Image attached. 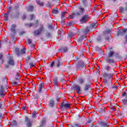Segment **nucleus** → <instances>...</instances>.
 Segmentation results:
<instances>
[{
  "instance_id": "f257e3e1",
  "label": "nucleus",
  "mask_w": 127,
  "mask_h": 127,
  "mask_svg": "<svg viewBox=\"0 0 127 127\" xmlns=\"http://www.w3.org/2000/svg\"><path fill=\"white\" fill-rule=\"evenodd\" d=\"M86 12V9L85 8L82 7V6H79L78 7V11H76L74 12L73 14V16H77L79 15H81V14H84Z\"/></svg>"
},
{
  "instance_id": "f03ea898",
  "label": "nucleus",
  "mask_w": 127,
  "mask_h": 127,
  "mask_svg": "<svg viewBox=\"0 0 127 127\" xmlns=\"http://www.w3.org/2000/svg\"><path fill=\"white\" fill-rule=\"evenodd\" d=\"M89 18H90V17H89V15L86 14L81 17V18L80 20V21L81 23H85L87 22Z\"/></svg>"
},
{
  "instance_id": "7ed1b4c3",
  "label": "nucleus",
  "mask_w": 127,
  "mask_h": 127,
  "mask_svg": "<svg viewBox=\"0 0 127 127\" xmlns=\"http://www.w3.org/2000/svg\"><path fill=\"white\" fill-rule=\"evenodd\" d=\"M43 30V26L41 25L39 29L35 30L34 32V34L35 36H37V35H39V34H40V33L42 32Z\"/></svg>"
},
{
  "instance_id": "20e7f679",
  "label": "nucleus",
  "mask_w": 127,
  "mask_h": 127,
  "mask_svg": "<svg viewBox=\"0 0 127 127\" xmlns=\"http://www.w3.org/2000/svg\"><path fill=\"white\" fill-rule=\"evenodd\" d=\"M122 96L123 97H125V98L122 100L123 106H127V93L126 92L123 93Z\"/></svg>"
},
{
  "instance_id": "39448f33",
  "label": "nucleus",
  "mask_w": 127,
  "mask_h": 127,
  "mask_svg": "<svg viewBox=\"0 0 127 127\" xmlns=\"http://www.w3.org/2000/svg\"><path fill=\"white\" fill-rule=\"evenodd\" d=\"M5 95V92H4V89L2 85L0 86V96L1 98H3Z\"/></svg>"
},
{
  "instance_id": "423d86ee",
  "label": "nucleus",
  "mask_w": 127,
  "mask_h": 127,
  "mask_svg": "<svg viewBox=\"0 0 127 127\" xmlns=\"http://www.w3.org/2000/svg\"><path fill=\"white\" fill-rule=\"evenodd\" d=\"M74 90H76L77 94H81V87L78 85H75L73 86Z\"/></svg>"
},
{
  "instance_id": "0eeeda50",
  "label": "nucleus",
  "mask_w": 127,
  "mask_h": 127,
  "mask_svg": "<svg viewBox=\"0 0 127 127\" xmlns=\"http://www.w3.org/2000/svg\"><path fill=\"white\" fill-rule=\"evenodd\" d=\"M86 65L85 64V63L83 62H80L77 65V69L79 70L80 68H83V67H85Z\"/></svg>"
},
{
  "instance_id": "6e6552de",
  "label": "nucleus",
  "mask_w": 127,
  "mask_h": 127,
  "mask_svg": "<svg viewBox=\"0 0 127 127\" xmlns=\"http://www.w3.org/2000/svg\"><path fill=\"white\" fill-rule=\"evenodd\" d=\"M25 122H27V126L28 127H31V122H30V119H28L27 116L25 117Z\"/></svg>"
},
{
  "instance_id": "1a4fd4ad",
  "label": "nucleus",
  "mask_w": 127,
  "mask_h": 127,
  "mask_svg": "<svg viewBox=\"0 0 127 127\" xmlns=\"http://www.w3.org/2000/svg\"><path fill=\"white\" fill-rule=\"evenodd\" d=\"M106 61L107 62V63H109V64L115 63V61L112 59H110L109 57L106 59Z\"/></svg>"
},
{
  "instance_id": "9d476101",
  "label": "nucleus",
  "mask_w": 127,
  "mask_h": 127,
  "mask_svg": "<svg viewBox=\"0 0 127 127\" xmlns=\"http://www.w3.org/2000/svg\"><path fill=\"white\" fill-rule=\"evenodd\" d=\"M44 89V83H41L39 85L38 91L40 93Z\"/></svg>"
},
{
  "instance_id": "9b49d317",
  "label": "nucleus",
  "mask_w": 127,
  "mask_h": 127,
  "mask_svg": "<svg viewBox=\"0 0 127 127\" xmlns=\"http://www.w3.org/2000/svg\"><path fill=\"white\" fill-rule=\"evenodd\" d=\"M127 29H124L122 30V32L121 31H119L118 32V35H124L126 32H127Z\"/></svg>"
},
{
  "instance_id": "f8f14e48",
  "label": "nucleus",
  "mask_w": 127,
  "mask_h": 127,
  "mask_svg": "<svg viewBox=\"0 0 127 127\" xmlns=\"http://www.w3.org/2000/svg\"><path fill=\"white\" fill-rule=\"evenodd\" d=\"M61 106L62 107H64L65 109H69L70 108V104L68 103H62Z\"/></svg>"
},
{
  "instance_id": "ddd939ff",
  "label": "nucleus",
  "mask_w": 127,
  "mask_h": 127,
  "mask_svg": "<svg viewBox=\"0 0 127 127\" xmlns=\"http://www.w3.org/2000/svg\"><path fill=\"white\" fill-rule=\"evenodd\" d=\"M84 39H86V36L85 35L80 36V37L78 39L77 41H78V42H82V41H83Z\"/></svg>"
},
{
  "instance_id": "4468645a",
  "label": "nucleus",
  "mask_w": 127,
  "mask_h": 127,
  "mask_svg": "<svg viewBox=\"0 0 127 127\" xmlns=\"http://www.w3.org/2000/svg\"><path fill=\"white\" fill-rule=\"evenodd\" d=\"M15 27H16V25L15 24H13L11 26V31L14 33H15Z\"/></svg>"
},
{
  "instance_id": "2eb2a0df",
  "label": "nucleus",
  "mask_w": 127,
  "mask_h": 127,
  "mask_svg": "<svg viewBox=\"0 0 127 127\" xmlns=\"http://www.w3.org/2000/svg\"><path fill=\"white\" fill-rule=\"evenodd\" d=\"M28 25L29 27H30L31 26H35V27H36L37 26V25H38V21H37L35 24H33V23H31L29 24Z\"/></svg>"
},
{
  "instance_id": "dca6fc26",
  "label": "nucleus",
  "mask_w": 127,
  "mask_h": 127,
  "mask_svg": "<svg viewBox=\"0 0 127 127\" xmlns=\"http://www.w3.org/2000/svg\"><path fill=\"white\" fill-rule=\"evenodd\" d=\"M104 69H105V70H106V71H107V72H109V71H110V70H111V66H110V65H109V64L106 65L104 66Z\"/></svg>"
},
{
  "instance_id": "f3484780",
  "label": "nucleus",
  "mask_w": 127,
  "mask_h": 127,
  "mask_svg": "<svg viewBox=\"0 0 127 127\" xmlns=\"http://www.w3.org/2000/svg\"><path fill=\"white\" fill-rule=\"evenodd\" d=\"M8 64L10 65H14V62L12 59H10L8 62Z\"/></svg>"
},
{
  "instance_id": "a211bd4d",
  "label": "nucleus",
  "mask_w": 127,
  "mask_h": 127,
  "mask_svg": "<svg viewBox=\"0 0 127 127\" xmlns=\"http://www.w3.org/2000/svg\"><path fill=\"white\" fill-rule=\"evenodd\" d=\"M91 30H92V29L91 28H90V27H86L85 28V31H84V33L85 34H86V33H88V32H90V31H91Z\"/></svg>"
},
{
  "instance_id": "6ab92c4d",
  "label": "nucleus",
  "mask_w": 127,
  "mask_h": 127,
  "mask_svg": "<svg viewBox=\"0 0 127 127\" xmlns=\"http://www.w3.org/2000/svg\"><path fill=\"white\" fill-rule=\"evenodd\" d=\"M89 27L91 29H93V28H96V27H97V26H96V24L95 23H92Z\"/></svg>"
},
{
  "instance_id": "aec40b11",
  "label": "nucleus",
  "mask_w": 127,
  "mask_h": 127,
  "mask_svg": "<svg viewBox=\"0 0 127 127\" xmlns=\"http://www.w3.org/2000/svg\"><path fill=\"white\" fill-rule=\"evenodd\" d=\"M89 89H90V85L86 84L84 86V90L87 91Z\"/></svg>"
},
{
  "instance_id": "412c9836",
  "label": "nucleus",
  "mask_w": 127,
  "mask_h": 127,
  "mask_svg": "<svg viewBox=\"0 0 127 127\" xmlns=\"http://www.w3.org/2000/svg\"><path fill=\"white\" fill-rule=\"evenodd\" d=\"M66 11L62 12L61 13V18L62 19H64L65 18V14H66Z\"/></svg>"
},
{
  "instance_id": "4be33fe9",
  "label": "nucleus",
  "mask_w": 127,
  "mask_h": 127,
  "mask_svg": "<svg viewBox=\"0 0 127 127\" xmlns=\"http://www.w3.org/2000/svg\"><path fill=\"white\" fill-rule=\"evenodd\" d=\"M44 126H45V121L42 120L40 124V127H44Z\"/></svg>"
},
{
  "instance_id": "5701e85b",
  "label": "nucleus",
  "mask_w": 127,
  "mask_h": 127,
  "mask_svg": "<svg viewBox=\"0 0 127 127\" xmlns=\"http://www.w3.org/2000/svg\"><path fill=\"white\" fill-rule=\"evenodd\" d=\"M103 77H108V75L110 76V77H112V73H107L106 72L102 74Z\"/></svg>"
},
{
  "instance_id": "b1692460",
  "label": "nucleus",
  "mask_w": 127,
  "mask_h": 127,
  "mask_svg": "<svg viewBox=\"0 0 127 127\" xmlns=\"http://www.w3.org/2000/svg\"><path fill=\"white\" fill-rule=\"evenodd\" d=\"M54 84L55 86H57V84H58V82L57 81V78L56 77L54 78Z\"/></svg>"
},
{
  "instance_id": "393cba45",
  "label": "nucleus",
  "mask_w": 127,
  "mask_h": 127,
  "mask_svg": "<svg viewBox=\"0 0 127 127\" xmlns=\"http://www.w3.org/2000/svg\"><path fill=\"white\" fill-rule=\"evenodd\" d=\"M59 12V10L57 9V8H55L53 10V13H54V14H57Z\"/></svg>"
},
{
  "instance_id": "a878e982",
  "label": "nucleus",
  "mask_w": 127,
  "mask_h": 127,
  "mask_svg": "<svg viewBox=\"0 0 127 127\" xmlns=\"http://www.w3.org/2000/svg\"><path fill=\"white\" fill-rule=\"evenodd\" d=\"M100 125L102 127H108V124L107 123L101 122Z\"/></svg>"
},
{
  "instance_id": "bb28decb",
  "label": "nucleus",
  "mask_w": 127,
  "mask_h": 127,
  "mask_svg": "<svg viewBox=\"0 0 127 127\" xmlns=\"http://www.w3.org/2000/svg\"><path fill=\"white\" fill-rule=\"evenodd\" d=\"M36 115H37V112L34 111L32 113V118L35 119L36 118Z\"/></svg>"
},
{
  "instance_id": "cd10ccee",
  "label": "nucleus",
  "mask_w": 127,
  "mask_h": 127,
  "mask_svg": "<svg viewBox=\"0 0 127 127\" xmlns=\"http://www.w3.org/2000/svg\"><path fill=\"white\" fill-rule=\"evenodd\" d=\"M114 52L111 51L109 54L108 57L109 58H111V57H112V56L114 55Z\"/></svg>"
},
{
  "instance_id": "c85d7f7f",
  "label": "nucleus",
  "mask_w": 127,
  "mask_h": 127,
  "mask_svg": "<svg viewBox=\"0 0 127 127\" xmlns=\"http://www.w3.org/2000/svg\"><path fill=\"white\" fill-rule=\"evenodd\" d=\"M16 54H17V56H19V55H20V52H19V49H16Z\"/></svg>"
},
{
  "instance_id": "c756f323",
  "label": "nucleus",
  "mask_w": 127,
  "mask_h": 127,
  "mask_svg": "<svg viewBox=\"0 0 127 127\" xmlns=\"http://www.w3.org/2000/svg\"><path fill=\"white\" fill-rule=\"evenodd\" d=\"M53 106H54V101L50 100V106L53 107Z\"/></svg>"
},
{
  "instance_id": "7c9ffc66",
  "label": "nucleus",
  "mask_w": 127,
  "mask_h": 127,
  "mask_svg": "<svg viewBox=\"0 0 127 127\" xmlns=\"http://www.w3.org/2000/svg\"><path fill=\"white\" fill-rule=\"evenodd\" d=\"M36 1L38 4H39V5H41V6L43 5V2H41L39 0H37Z\"/></svg>"
},
{
  "instance_id": "2f4dec72",
  "label": "nucleus",
  "mask_w": 127,
  "mask_h": 127,
  "mask_svg": "<svg viewBox=\"0 0 127 127\" xmlns=\"http://www.w3.org/2000/svg\"><path fill=\"white\" fill-rule=\"evenodd\" d=\"M104 33L105 34H109V33H111V30L110 29H109V30H106Z\"/></svg>"
},
{
  "instance_id": "473e14b6",
  "label": "nucleus",
  "mask_w": 127,
  "mask_h": 127,
  "mask_svg": "<svg viewBox=\"0 0 127 127\" xmlns=\"http://www.w3.org/2000/svg\"><path fill=\"white\" fill-rule=\"evenodd\" d=\"M84 81L83 78H81L79 80V84H83Z\"/></svg>"
},
{
  "instance_id": "72a5a7b5",
  "label": "nucleus",
  "mask_w": 127,
  "mask_h": 127,
  "mask_svg": "<svg viewBox=\"0 0 127 127\" xmlns=\"http://www.w3.org/2000/svg\"><path fill=\"white\" fill-rule=\"evenodd\" d=\"M35 65H36L35 63H31L29 64V65L30 66V67H34Z\"/></svg>"
},
{
  "instance_id": "f704fd0d",
  "label": "nucleus",
  "mask_w": 127,
  "mask_h": 127,
  "mask_svg": "<svg viewBox=\"0 0 127 127\" xmlns=\"http://www.w3.org/2000/svg\"><path fill=\"white\" fill-rule=\"evenodd\" d=\"M68 35L69 36H70V37H72V36H74V34L72 32H69L68 33Z\"/></svg>"
},
{
  "instance_id": "c9c22d12",
  "label": "nucleus",
  "mask_w": 127,
  "mask_h": 127,
  "mask_svg": "<svg viewBox=\"0 0 127 127\" xmlns=\"http://www.w3.org/2000/svg\"><path fill=\"white\" fill-rule=\"evenodd\" d=\"M28 9L29 11H33V6H30Z\"/></svg>"
},
{
  "instance_id": "e433bc0d",
  "label": "nucleus",
  "mask_w": 127,
  "mask_h": 127,
  "mask_svg": "<svg viewBox=\"0 0 127 127\" xmlns=\"http://www.w3.org/2000/svg\"><path fill=\"white\" fill-rule=\"evenodd\" d=\"M16 125H17L16 121H14L11 123V127H12V126H16Z\"/></svg>"
},
{
  "instance_id": "4c0bfd02",
  "label": "nucleus",
  "mask_w": 127,
  "mask_h": 127,
  "mask_svg": "<svg viewBox=\"0 0 127 127\" xmlns=\"http://www.w3.org/2000/svg\"><path fill=\"white\" fill-rule=\"evenodd\" d=\"M70 127H80V125L78 124H75L74 126L71 125Z\"/></svg>"
},
{
  "instance_id": "58836bf2",
  "label": "nucleus",
  "mask_w": 127,
  "mask_h": 127,
  "mask_svg": "<svg viewBox=\"0 0 127 127\" xmlns=\"http://www.w3.org/2000/svg\"><path fill=\"white\" fill-rule=\"evenodd\" d=\"M99 112L100 113H105V107H102Z\"/></svg>"
},
{
  "instance_id": "ea45409f",
  "label": "nucleus",
  "mask_w": 127,
  "mask_h": 127,
  "mask_svg": "<svg viewBox=\"0 0 127 127\" xmlns=\"http://www.w3.org/2000/svg\"><path fill=\"white\" fill-rule=\"evenodd\" d=\"M0 60H1V62L3 63V60H2V54L1 53L0 54Z\"/></svg>"
},
{
  "instance_id": "a19ab883",
  "label": "nucleus",
  "mask_w": 127,
  "mask_h": 127,
  "mask_svg": "<svg viewBox=\"0 0 127 127\" xmlns=\"http://www.w3.org/2000/svg\"><path fill=\"white\" fill-rule=\"evenodd\" d=\"M5 20L7 21L8 20V17L7 16V14H5L4 15Z\"/></svg>"
},
{
  "instance_id": "79ce46f5",
  "label": "nucleus",
  "mask_w": 127,
  "mask_h": 127,
  "mask_svg": "<svg viewBox=\"0 0 127 127\" xmlns=\"http://www.w3.org/2000/svg\"><path fill=\"white\" fill-rule=\"evenodd\" d=\"M67 51H68V48L67 47H64L63 49V52H67Z\"/></svg>"
},
{
  "instance_id": "37998d69",
  "label": "nucleus",
  "mask_w": 127,
  "mask_h": 127,
  "mask_svg": "<svg viewBox=\"0 0 127 127\" xmlns=\"http://www.w3.org/2000/svg\"><path fill=\"white\" fill-rule=\"evenodd\" d=\"M21 54H24L25 53V50L24 49L21 50Z\"/></svg>"
},
{
  "instance_id": "c03bdc74",
  "label": "nucleus",
  "mask_w": 127,
  "mask_h": 127,
  "mask_svg": "<svg viewBox=\"0 0 127 127\" xmlns=\"http://www.w3.org/2000/svg\"><path fill=\"white\" fill-rule=\"evenodd\" d=\"M120 12H124V8L123 7H121L120 8Z\"/></svg>"
},
{
  "instance_id": "a18cd8bd",
  "label": "nucleus",
  "mask_w": 127,
  "mask_h": 127,
  "mask_svg": "<svg viewBox=\"0 0 127 127\" xmlns=\"http://www.w3.org/2000/svg\"><path fill=\"white\" fill-rule=\"evenodd\" d=\"M30 17L31 19H33V18H34V15H33V14L30 15Z\"/></svg>"
},
{
  "instance_id": "49530a36",
  "label": "nucleus",
  "mask_w": 127,
  "mask_h": 127,
  "mask_svg": "<svg viewBox=\"0 0 127 127\" xmlns=\"http://www.w3.org/2000/svg\"><path fill=\"white\" fill-rule=\"evenodd\" d=\"M104 82L105 83V84H108V81L106 79H104Z\"/></svg>"
},
{
  "instance_id": "de8ad7c7",
  "label": "nucleus",
  "mask_w": 127,
  "mask_h": 127,
  "mask_svg": "<svg viewBox=\"0 0 127 127\" xmlns=\"http://www.w3.org/2000/svg\"><path fill=\"white\" fill-rule=\"evenodd\" d=\"M32 42V41H31V40H30V39H28V44H31Z\"/></svg>"
},
{
  "instance_id": "09e8293b",
  "label": "nucleus",
  "mask_w": 127,
  "mask_h": 127,
  "mask_svg": "<svg viewBox=\"0 0 127 127\" xmlns=\"http://www.w3.org/2000/svg\"><path fill=\"white\" fill-rule=\"evenodd\" d=\"M59 66H60V62H59V61H58L57 63V67H59Z\"/></svg>"
},
{
  "instance_id": "8fccbe9b",
  "label": "nucleus",
  "mask_w": 127,
  "mask_h": 127,
  "mask_svg": "<svg viewBox=\"0 0 127 127\" xmlns=\"http://www.w3.org/2000/svg\"><path fill=\"white\" fill-rule=\"evenodd\" d=\"M24 33H25V32H24V31H21V32H20L19 35H22V34H24Z\"/></svg>"
},
{
  "instance_id": "3c124183",
  "label": "nucleus",
  "mask_w": 127,
  "mask_h": 127,
  "mask_svg": "<svg viewBox=\"0 0 127 127\" xmlns=\"http://www.w3.org/2000/svg\"><path fill=\"white\" fill-rule=\"evenodd\" d=\"M48 28H49V29H52V28H53V26H51V25H49Z\"/></svg>"
},
{
  "instance_id": "603ef678",
  "label": "nucleus",
  "mask_w": 127,
  "mask_h": 127,
  "mask_svg": "<svg viewBox=\"0 0 127 127\" xmlns=\"http://www.w3.org/2000/svg\"><path fill=\"white\" fill-rule=\"evenodd\" d=\"M112 77H113V74L111 73V76L108 75L107 78H108V79H110L111 78H112Z\"/></svg>"
},
{
  "instance_id": "864d4df0",
  "label": "nucleus",
  "mask_w": 127,
  "mask_h": 127,
  "mask_svg": "<svg viewBox=\"0 0 127 127\" xmlns=\"http://www.w3.org/2000/svg\"><path fill=\"white\" fill-rule=\"evenodd\" d=\"M112 88L113 89H118V86H117V85L113 86H112Z\"/></svg>"
},
{
  "instance_id": "5fc2aeb1",
  "label": "nucleus",
  "mask_w": 127,
  "mask_h": 127,
  "mask_svg": "<svg viewBox=\"0 0 127 127\" xmlns=\"http://www.w3.org/2000/svg\"><path fill=\"white\" fill-rule=\"evenodd\" d=\"M26 60H30V56H28L27 58H26Z\"/></svg>"
},
{
  "instance_id": "6e6d98bb",
  "label": "nucleus",
  "mask_w": 127,
  "mask_h": 127,
  "mask_svg": "<svg viewBox=\"0 0 127 127\" xmlns=\"http://www.w3.org/2000/svg\"><path fill=\"white\" fill-rule=\"evenodd\" d=\"M2 108V103L0 102V109H1Z\"/></svg>"
},
{
  "instance_id": "4d7b16f0",
  "label": "nucleus",
  "mask_w": 127,
  "mask_h": 127,
  "mask_svg": "<svg viewBox=\"0 0 127 127\" xmlns=\"http://www.w3.org/2000/svg\"><path fill=\"white\" fill-rule=\"evenodd\" d=\"M111 110H112L113 111H116V109L114 107H111Z\"/></svg>"
},
{
  "instance_id": "13d9d810",
  "label": "nucleus",
  "mask_w": 127,
  "mask_h": 127,
  "mask_svg": "<svg viewBox=\"0 0 127 127\" xmlns=\"http://www.w3.org/2000/svg\"><path fill=\"white\" fill-rule=\"evenodd\" d=\"M17 77H18L17 80H19V78H20V75H19V73H17Z\"/></svg>"
},
{
  "instance_id": "bf43d9fd",
  "label": "nucleus",
  "mask_w": 127,
  "mask_h": 127,
  "mask_svg": "<svg viewBox=\"0 0 127 127\" xmlns=\"http://www.w3.org/2000/svg\"><path fill=\"white\" fill-rule=\"evenodd\" d=\"M53 66H54V62H53V63L51 64V67H53Z\"/></svg>"
},
{
  "instance_id": "052dcab7",
  "label": "nucleus",
  "mask_w": 127,
  "mask_h": 127,
  "mask_svg": "<svg viewBox=\"0 0 127 127\" xmlns=\"http://www.w3.org/2000/svg\"><path fill=\"white\" fill-rule=\"evenodd\" d=\"M26 17V16L25 15H23V16H22L23 19H25Z\"/></svg>"
},
{
  "instance_id": "680f3d73",
  "label": "nucleus",
  "mask_w": 127,
  "mask_h": 127,
  "mask_svg": "<svg viewBox=\"0 0 127 127\" xmlns=\"http://www.w3.org/2000/svg\"><path fill=\"white\" fill-rule=\"evenodd\" d=\"M22 110H24V111H25V107L24 106H23L22 107Z\"/></svg>"
},
{
  "instance_id": "e2e57ef3",
  "label": "nucleus",
  "mask_w": 127,
  "mask_h": 127,
  "mask_svg": "<svg viewBox=\"0 0 127 127\" xmlns=\"http://www.w3.org/2000/svg\"><path fill=\"white\" fill-rule=\"evenodd\" d=\"M125 40H126V42H127V35H126L125 36Z\"/></svg>"
},
{
  "instance_id": "0e129e2a",
  "label": "nucleus",
  "mask_w": 127,
  "mask_h": 127,
  "mask_svg": "<svg viewBox=\"0 0 127 127\" xmlns=\"http://www.w3.org/2000/svg\"><path fill=\"white\" fill-rule=\"evenodd\" d=\"M48 36H51V34L50 33H48Z\"/></svg>"
},
{
  "instance_id": "69168bd1",
  "label": "nucleus",
  "mask_w": 127,
  "mask_h": 127,
  "mask_svg": "<svg viewBox=\"0 0 127 127\" xmlns=\"http://www.w3.org/2000/svg\"><path fill=\"white\" fill-rule=\"evenodd\" d=\"M13 84H14V85H17V82H14L13 83Z\"/></svg>"
},
{
  "instance_id": "338daca9",
  "label": "nucleus",
  "mask_w": 127,
  "mask_h": 127,
  "mask_svg": "<svg viewBox=\"0 0 127 127\" xmlns=\"http://www.w3.org/2000/svg\"><path fill=\"white\" fill-rule=\"evenodd\" d=\"M87 123H88V124H90V123H91V120H88V122H87Z\"/></svg>"
},
{
  "instance_id": "774afa93",
  "label": "nucleus",
  "mask_w": 127,
  "mask_h": 127,
  "mask_svg": "<svg viewBox=\"0 0 127 127\" xmlns=\"http://www.w3.org/2000/svg\"><path fill=\"white\" fill-rule=\"evenodd\" d=\"M35 98H36L37 99L38 98V97H37V94L35 95Z\"/></svg>"
}]
</instances>
